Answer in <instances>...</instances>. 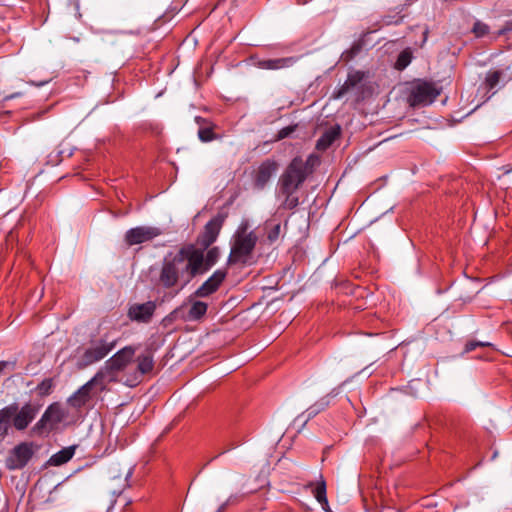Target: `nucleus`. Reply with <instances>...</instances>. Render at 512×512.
Returning a JSON list of instances; mask_svg holds the SVG:
<instances>
[{"mask_svg": "<svg viewBox=\"0 0 512 512\" xmlns=\"http://www.w3.org/2000/svg\"><path fill=\"white\" fill-rule=\"evenodd\" d=\"M76 448L77 446L73 445L61 449L50 457L48 463L51 466H60L67 463L74 456Z\"/></svg>", "mask_w": 512, "mask_h": 512, "instance_id": "19", "label": "nucleus"}, {"mask_svg": "<svg viewBox=\"0 0 512 512\" xmlns=\"http://www.w3.org/2000/svg\"><path fill=\"white\" fill-rule=\"evenodd\" d=\"M250 225L247 220H243L238 226L228 257V264H249L252 259L254 248L258 241L257 234L249 230Z\"/></svg>", "mask_w": 512, "mask_h": 512, "instance_id": "2", "label": "nucleus"}, {"mask_svg": "<svg viewBox=\"0 0 512 512\" xmlns=\"http://www.w3.org/2000/svg\"><path fill=\"white\" fill-rule=\"evenodd\" d=\"M295 63V58H277V59H255L254 65L259 69L264 70H279L292 66Z\"/></svg>", "mask_w": 512, "mask_h": 512, "instance_id": "15", "label": "nucleus"}, {"mask_svg": "<svg viewBox=\"0 0 512 512\" xmlns=\"http://www.w3.org/2000/svg\"><path fill=\"white\" fill-rule=\"evenodd\" d=\"M501 76H502L501 71H497V70L489 71L485 77V81H484L485 87L489 90L496 87V85L499 83V81L501 79Z\"/></svg>", "mask_w": 512, "mask_h": 512, "instance_id": "24", "label": "nucleus"}, {"mask_svg": "<svg viewBox=\"0 0 512 512\" xmlns=\"http://www.w3.org/2000/svg\"><path fill=\"white\" fill-rule=\"evenodd\" d=\"M490 345L491 344L489 342L469 341L465 345L464 352L468 353V352L475 350L477 347H487Z\"/></svg>", "mask_w": 512, "mask_h": 512, "instance_id": "30", "label": "nucleus"}, {"mask_svg": "<svg viewBox=\"0 0 512 512\" xmlns=\"http://www.w3.org/2000/svg\"><path fill=\"white\" fill-rule=\"evenodd\" d=\"M18 406L11 404L0 409V436H5L8 432L12 417L15 415Z\"/></svg>", "mask_w": 512, "mask_h": 512, "instance_id": "18", "label": "nucleus"}, {"mask_svg": "<svg viewBox=\"0 0 512 512\" xmlns=\"http://www.w3.org/2000/svg\"><path fill=\"white\" fill-rule=\"evenodd\" d=\"M473 31L477 36H483L486 33H488V26L483 23L477 22L473 27Z\"/></svg>", "mask_w": 512, "mask_h": 512, "instance_id": "31", "label": "nucleus"}, {"mask_svg": "<svg viewBox=\"0 0 512 512\" xmlns=\"http://www.w3.org/2000/svg\"><path fill=\"white\" fill-rule=\"evenodd\" d=\"M208 305L202 301H193L187 315L184 317L187 321H197L207 312Z\"/></svg>", "mask_w": 512, "mask_h": 512, "instance_id": "20", "label": "nucleus"}, {"mask_svg": "<svg viewBox=\"0 0 512 512\" xmlns=\"http://www.w3.org/2000/svg\"><path fill=\"white\" fill-rule=\"evenodd\" d=\"M219 256H220L219 249L217 247H213L208 250L206 257L203 260V263L205 262L207 267H211L212 265H214L217 262Z\"/></svg>", "mask_w": 512, "mask_h": 512, "instance_id": "25", "label": "nucleus"}, {"mask_svg": "<svg viewBox=\"0 0 512 512\" xmlns=\"http://www.w3.org/2000/svg\"><path fill=\"white\" fill-rule=\"evenodd\" d=\"M308 412H309L308 417H312V416L316 415V414L319 412V409H314V408L312 407V408H310V409L308 410Z\"/></svg>", "mask_w": 512, "mask_h": 512, "instance_id": "36", "label": "nucleus"}, {"mask_svg": "<svg viewBox=\"0 0 512 512\" xmlns=\"http://www.w3.org/2000/svg\"><path fill=\"white\" fill-rule=\"evenodd\" d=\"M58 422L60 420V417L58 415L57 409H55L53 406H50L47 408V410L42 415L41 419L37 423V427H44L48 422L50 421Z\"/></svg>", "mask_w": 512, "mask_h": 512, "instance_id": "23", "label": "nucleus"}, {"mask_svg": "<svg viewBox=\"0 0 512 512\" xmlns=\"http://www.w3.org/2000/svg\"><path fill=\"white\" fill-rule=\"evenodd\" d=\"M162 234L161 229L152 226H137L126 231L124 241L128 247L152 241Z\"/></svg>", "mask_w": 512, "mask_h": 512, "instance_id": "8", "label": "nucleus"}, {"mask_svg": "<svg viewBox=\"0 0 512 512\" xmlns=\"http://www.w3.org/2000/svg\"><path fill=\"white\" fill-rule=\"evenodd\" d=\"M38 409L31 404H25L19 411L17 410L13 418V425L17 430H24L33 421Z\"/></svg>", "mask_w": 512, "mask_h": 512, "instance_id": "13", "label": "nucleus"}, {"mask_svg": "<svg viewBox=\"0 0 512 512\" xmlns=\"http://www.w3.org/2000/svg\"><path fill=\"white\" fill-rule=\"evenodd\" d=\"M283 195H285V201H284V207L287 208V209H294L299 201H298V197L295 196L294 194L295 193H282Z\"/></svg>", "mask_w": 512, "mask_h": 512, "instance_id": "28", "label": "nucleus"}, {"mask_svg": "<svg viewBox=\"0 0 512 512\" xmlns=\"http://www.w3.org/2000/svg\"><path fill=\"white\" fill-rule=\"evenodd\" d=\"M115 380L116 379L114 378L106 380V373L103 371H98L91 380H89L86 384L79 388L77 392L73 394V396L70 398V401L74 406H82L88 401L91 393H99L104 391L107 387V384Z\"/></svg>", "mask_w": 512, "mask_h": 512, "instance_id": "4", "label": "nucleus"}, {"mask_svg": "<svg viewBox=\"0 0 512 512\" xmlns=\"http://www.w3.org/2000/svg\"><path fill=\"white\" fill-rule=\"evenodd\" d=\"M226 277V271L217 270L212 276H210L196 291L195 295L197 297H207L210 294L214 293L220 286V284L224 281Z\"/></svg>", "mask_w": 512, "mask_h": 512, "instance_id": "12", "label": "nucleus"}, {"mask_svg": "<svg viewBox=\"0 0 512 512\" xmlns=\"http://www.w3.org/2000/svg\"><path fill=\"white\" fill-rule=\"evenodd\" d=\"M155 311V304L151 301L135 304L129 308L128 316L138 322H148Z\"/></svg>", "mask_w": 512, "mask_h": 512, "instance_id": "14", "label": "nucleus"}, {"mask_svg": "<svg viewBox=\"0 0 512 512\" xmlns=\"http://www.w3.org/2000/svg\"><path fill=\"white\" fill-rule=\"evenodd\" d=\"M131 474H132V471L129 469V470L127 471V474H126V478L130 477V476H131Z\"/></svg>", "mask_w": 512, "mask_h": 512, "instance_id": "39", "label": "nucleus"}, {"mask_svg": "<svg viewBox=\"0 0 512 512\" xmlns=\"http://www.w3.org/2000/svg\"><path fill=\"white\" fill-rule=\"evenodd\" d=\"M279 164L275 160L267 159L262 162L254 176V185L257 189H263L269 182L271 177L276 173Z\"/></svg>", "mask_w": 512, "mask_h": 512, "instance_id": "11", "label": "nucleus"}, {"mask_svg": "<svg viewBox=\"0 0 512 512\" xmlns=\"http://www.w3.org/2000/svg\"><path fill=\"white\" fill-rule=\"evenodd\" d=\"M8 365L7 362H0V372Z\"/></svg>", "mask_w": 512, "mask_h": 512, "instance_id": "38", "label": "nucleus"}, {"mask_svg": "<svg viewBox=\"0 0 512 512\" xmlns=\"http://www.w3.org/2000/svg\"><path fill=\"white\" fill-rule=\"evenodd\" d=\"M199 139L202 142H209L216 138L212 127H202L198 131Z\"/></svg>", "mask_w": 512, "mask_h": 512, "instance_id": "26", "label": "nucleus"}, {"mask_svg": "<svg viewBox=\"0 0 512 512\" xmlns=\"http://www.w3.org/2000/svg\"><path fill=\"white\" fill-rule=\"evenodd\" d=\"M33 455V446L31 443L23 442L15 446L6 459V467L9 470H19L24 468Z\"/></svg>", "mask_w": 512, "mask_h": 512, "instance_id": "9", "label": "nucleus"}, {"mask_svg": "<svg viewBox=\"0 0 512 512\" xmlns=\"http://www.w3.org/2000/svg\"><path fill=\"white\" fill-rule=\"evenodd\" d=\"M236 500V497L230 496L219 508V511L224 510L229 504L234 503Z\"/></svg>", "mask_w": 512, "mask_h": 512, "instance_id": "33", "label": "nucleus"}, {"mask_svg": "<svg viewBox=\"0 0 512 512\" xmlns=\"http://www.w3.org/2000/svg\"><path fill=\"white\" fill-rule=\"evenodd\" d=\"M339 136V130L331 128L327 130L316 143L318 150H326Z\"/></svg>", "mask_w": 512, "mask_h": 512, "instance_id": "21", "label": "nucleus"}, {"mask_svg": "<svg viewBox=\"0 0 512 512\" xmlns=\"http://www.w3.org/2000/svg\"><path fill=\"white\" fill-rule=\"evenodd\" d=\"M48 82H49V79H46V80H43V81H40V82L29 81V84L37 86V87H41V86L47 84Z\"/></svg>", "mask_w": 512, "mask_h": 512, "instance_id": "35", "label": "nucleus"}, {"mask_svg": "<svg viewBox=\"0 0 512 512\" xmlns=\"http://www.w3.org/2000/svg\"><path fill=\"white\" fill-rule=\"evenodd\" d=\"M307 487L313 488L312 492L314 494L315 499L318 501V503L322 506V508L325 511L330 512L328 500L326 497V482L323 476L320 475V479L315 486L313 483H309Z\"/></svg>", "mask_w": 512, "mask_h": 512, "instance_id": "17", "label": "nucleus"}, {"mask_svg": "<svg viewBox=\"0 0 512 512\" xmlns=\"http://www.w3.org/2000/svg\"><path fill=\"white\" fill-rule=\"evenodd\" d=\"M440 94L431 82L419 81L410 90L408 103L411 107H421L431 104Z\"/></svg>", "mask_w": 512, "mask_h": 512, "instance_id": "5", "label": "nucleus"}, {"mask_svg": "<svg viewBox=\"0 0 512 512\" xmlns=\"http://www.w3.org/2000/svg\"><path fill=\"white\" fill-rule=\"evenodd\" d=\"M117 339L109 340L107 337L92 342L84 351L83 361L85 365H91L104 359L116 346Z\"/></svg>", "mask_w": 512, "mask_h": 512, "instance_id": "7", "label": "nucleus"}, {"mask_svg": "<svg viewBox=\"0 0 512 512\" xmlns=\"http://www.w3.org/2000/svg\"><path fill=\"white\" fill-rule=\"evenodd\" d=\"M506 27L508 30H511L512 29V20H509L506 22Z\"/></svg>", "mask_w": 512, "mask_h": 512, "instance_id": "37", "label": "nucleus"}, {"mask_svg": "<svg viewBox=\"0 0 512 512\" xmlns=\"http://www.w3.org/2000/svg\"><path fill=\"white\" fill-rule=\"evenodd\" d=\"M154 367L153 358L150 355H140L137 358V369L140 375L147 374L152 371Z\"/></svg>", "mask_w": 512, "mask_h": 512, "instance_id": "22", "label": "nucleus"}, {"mask_svg": "<svg viewBox=\"0 0 512 512\" xmlns=\"http://www.w3.org/2000/svg\"><path fill=\"white\" fill-rule=\"evenodd\" d=\"M411 61V57L409 55V53L407 52H402L399 56H398V59H397V62H396V67L398 69H403L405 68Z\"/></svg>", "mask_w": 512, "mask_h": 512, "instance_id": "29", "label": "nucleus"}, {"mask_svg": "<svg viewBox=\"0 0 512 512\" xmlns=\"http://www.w3.org/2000/svg\"><path fill=\"white\" fill-rule=\"evenodd\" d=\"M135 348L126 346L115 353L110 359L105 362V366L100 371L106 373V380L115 377L112 375L114 372L124 370L133 360L135 356Z\"/></svg>", "mask_w": 512, "mask_h": 512, "instance_id": "6", "label": "nucleus"}, {"mask_svg": "<svg viewBox=\"0 0 512 512\" xmlns=\"http://www.w3.org/2000/svg\"><path fill=\"white\" fill-rule=\"evenodd\" d=\"M224 220L225 217L218 214L208 221L204 227L203 233L199 236L198 243L204 248H207L214 243L220 233Z\"/></svg>", "mask_w": 512, "mask_h": 512, "instance_id": "10", "label": "nucleus"}, {"mask_svg": "<svg viewBox=\"0 0 512 512\" xmlns=\"http://www.w3.org/2000/svg\"><path fill=\"white\" fill-rule=\"evenodd\" d=\"M281 234V224L276 223L269 229L267 233L268 240L273 243L278 240L279 236Z\"/></svg>", "mask_w": 512, "mask_h": 512, "instance_id": "27", "label": "nucleus"}, {"mask_svg": "<svg viewBox=\"0 0 512 512\" xmlns=\"http://www.w3.org/2000/svg\"><path fill=\"white\" fill-rule=\"evenodd\" d=\"M363 78L364 74L362 72L356 71L350 73L344 84L338 89L337 92H335L334 97L336 99L343 97L351 89H354L356 86H358V84L362 82Z\"/></svg>", "mask_w": 512, "mask_h": 512, "instance_id": "16", "label": "nucleus"}, {"mask_svg": "<svg viewBox=\"0 0 512 512\" xmlns=\"http://www.w3.org/2000/svg\"><path fill=\"white\" fill-rule=\"evenodd\" d=\"M23 93L22 92H16V93H13L11 95H7L3 98V101H7V100H10V99H13V98H16V97H20L22 96Z\"/></svg>", "mask_w": 512, "mask_h": 512, "instance_id": "34", "label": "nucleus"}, {"mask_svg": "<svg viewBox=\"0 0 512 512\" xmlns=\"http://www.w3.org/2000/svg\"><path fill=\"white\" fill-rule=\"evenodd\" d=\"M203 260V251L194 245L182 247L175 255L164 258L159 273V284L168 289L176 286L180 280L188 283L201 272Z\"/></svg>", "mask_w": 512, "mask_h": 512, "instance_id": "1", "label": "nucleus"}, {"mask_svg": "<svg viewBox=\"0 0 512 512\" xmlns=\"http://www.w3.org/2000/svg\"><path fill=\"white\" fill-rule=\"evenodd\" d=\"M294 130V128L292 127H285L283 129H281L278 133V138L279 139H283V138H286L287 136H289L290 133H292Z\"/></svg>", "mask_w": 512, "mask_h": 512, "instance_id": "32", "label": "nucleus"}, {"mask_svg": "<svg viewBox=\"0 0 512 512\" xmlns=\"http://www.w3.org/2000/svg\"><path fill=\"white\" fill-rule=\"evenodd\" d=\"M309 160L304 162L300 157L294 158L279 179L281 193H295L305 181Z\"/></svg>", "mask_w": 512, "mask_h": 512, "instance_id": "3", "label": "nucleus"}]
</instances>
